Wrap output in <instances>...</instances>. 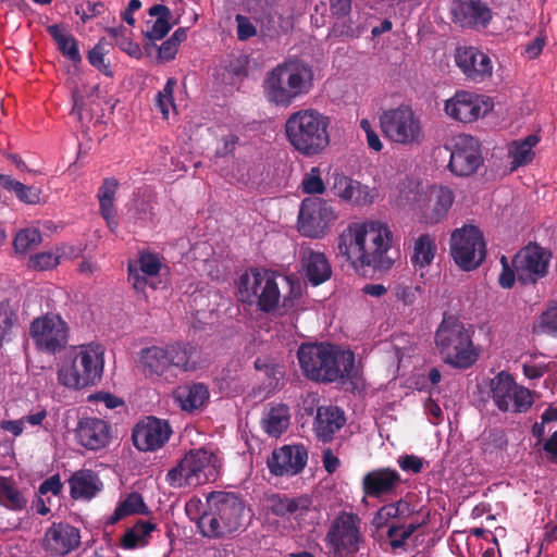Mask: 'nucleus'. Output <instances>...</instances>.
Listing matches in <instances>:
<instances>
[{
	"instance_id": "f257e3e1",
	"label": "nucleus",
	"mask_w": 557,
	"mask_h": 557,
	"mask_svg": "<svg viewBox=\"0 0 557 557\" xmlns=\"http://www.w3.org/2000/svg\"><path fill=\"white\" fill-rule=\"evenodd\" d=\"M392 242L393 234L384 223H352L341 234L338 251L355 268L369 267L382 272L389 270L394 263L387 255Z\"/></svg>"
},
{
	"instance_id": "f03ea898",
	"label": "nucleus",
	"mask_w": 557,
	"mask_h": 557,
	"mask_svg": "<svg viewBox=\"0 0 557 557\" xmlns=\"http://www.w3.org/2000/svg\"><path fill=\"white\" fill-rule=\"evenodd\" d=\"M297 359L305 377L317 383H346L355 376V354L338 345L302 343Z\"/></svg>"
},
{
	"instance_id": "7ed1b4c3",
	"label": "nucleus",
	"mask_w": 557,
	"mask_h": 557,
	"mask_svg": "<svg viewBox=\"0 0 557 557\" xmlns=\"http://www.w3.org/2000/svg\"><path fill=\"white\" fill-rule=\"evenodd\" d=\"M330 116L314 108H302L287 116L284 132L295 151L312 158L322 154L330 146Z\"/></svg>"
},
{
	"instance_id": "20e7f679",
	"label": "nucleus",
	"mask_w": 557,
	"mask_h": 557,
	"mask_svg": "<svg viewBox=\"0 0 557 557\" xmlns=\"http://www.w3.org/2000/svg\"><path fill=\"white\" fill-rule=\"evenodd\" d=\"M313 88L312 69L299 61H286L269 71L262 89L267 101L281 108H288L307 96Z\"/></svg>"
},
{
	"instance_id": "39448f33",
	"label": "nucleus",
	"mask_w": 557,
	"mask_h": 557,
	"mask_svg": "<svg viewBox=\"0 0 557 557\" xmlns=\"http://www.w3.org/2000/svg\"><path fill=\"white\" fill-rule=\"evenodd\" d=\"M246 506L233 492L215 491L207 496L206 509L197 519L200 534L210 539L224 537L245 525Z\"/></svg>"
},
{
	"instance_id": "423d86ee",
	"label": "nucleus",
	"mask_w": 557,
	"mask_h": 557,
	"mask_svg": "<svg viewBox=\"0 0 557 557\" xmlns=\"http://www.w3.org/2000/svg\"><path fill=\"white\" fill-rule=\"evenodd\" d=\"M103 368L104 348L96 343L81 345L63 358L58 370V381L72 389L94 386L100 382Z\"/></svg>"
},
{
	"instance_id": "0eeeda50",
	"label": "nucleus",
	"mask_w": 557,
	"mask_h": 557,
	"mask_svg": "<svg viewBox=\"0 0 557 557\" xmlns=\"http://www.w3.org/2000/svg\"><path fill=\"white\" fill-rule=\"evenodd\" d=\"M434 342L442 360L454 368L468 369L478 360L470 331L455 315L444 314Z\"/></svg>"
},
{
	"instance_id": "6e6552de",
	"label": "nucleus",
	"mask_w": 557,
	"mask_h": 557,
	"mask_svg": "<svg viewBox=\"0 0 557 557\" xmlns=\"http://www.w3.org/2000/svg\"><path fill=\"white\" fill-rule=\"evenodd\" d=\"M218 456L206 448L190 449L166 473L168 484L175 488L196 487L213 482L219 476Z\"/></svg>"
},
{
	"instance_id": "1a4fd4ad",
	"label": "nucleus",
	"mask_w": 557,
	"mask_h": 557,
	"mask_svg": "<svg viewBox=\"0 0 557 557\" xmlns=\"http://www.w3.org/2000/svg\"><path fill=\"white\" fill-rule=\"evenodd\" d=\"M194 354L193 345L181 342L146 347L139 352V368L146 377L162 376L172 369L181 372L194 371Z\"/></svg>"
},
{
	"instance_id": "9d476101",
	"label": "nucleus",
	"mask_w": 557,
	"mask_h": 557,
	"mask_svg": "<svg viewBox=\"0 0 557 557\" xmlns=\"http://www.w3.org/2000/svg\"><path fill=\"white\" fill-rule=\"evenodd\" d=\"M380 126L384 136L395 144L413 146L424 139L421 119L409 106L383 111Z\"/></svg>"
},
{
	"instance_id": "9b49d317",
	"label": "nucleus",
	"mask_w": 557,
	"mask_h": 557,
	"mask_svg": "<svg viewBox=\"0 0 557 557\" xmlns=\"http://www.w3.org/2000/svg\"><path fill=\"white\" fill-rule=\"evenodd\" d=\"M362 520L352 511L342 510L333 519L325 535V544L335 556L354 555L363 543Z\"/></svg>"
},
{
	"instance_id": "f8f14e48",
	"label": "nucleus",
	"mask_w": 557,
	"mask_h": 557,
	"mask_svg": "<svg viewBox=\"0 0 557 557\" xmlns=\"http://www.w3.org/2000/svg\"><path fill=\"white\" fill-rule=\"evenodd\" d=\"M238 292L245 302H251L256 297L258 307L263 312L273 311L281 298L276 275L269 270L252 269L250 274H243L239 277Z\"/></svg>"
},
{
	"instance_id": "ddd939ff",
	"label": "nucleus",
	"mask_w": 557,
	"mask_h": 557,
	"mask_svg": "<svg viewBox=\"0 0 557 557\" xmlns=\"http://www.w3.org/2000/svg\"><path fill=\"white\" fill-rule=\"evenodd\" d=\"M450 253L463 271L476 269L485 259L486 249L482 232L474 225H465L453 232Z\"/></svg>"
},
{
	"instance_id": "4468645a",
	"label": "nucleus",
	"mask_w": 557,
	"mask_h": 557,
	"mask_svg": "<svg viewBox=\"0 0 557 557\" xmlns=\"http://www.w3.org/2000/svg\"><path fill=\"white\" fill-rule=\"evenodd\" d=\"M494 405L503 412H527L533 405V396L527 387L518 385L511 374L502 371L490 383Z\"/></svg>"
},
{
	"instance_id": "2eb2a0df",
	"label": "nucleus",
	"mask_w": 557,
	"mask_h": 557,
	"mask_svg": "<svg viewBox=\"0 0 557 557\" xmlns=\"http://www.w3.org/2000/svg\"><path fill=\"white\" fill-rule=\"evenodd\" d=\"M552 253L536 243L521 248L512 258L517 278L523 285L535 284L548 274Z\"/></svg>"
},
{
	"instance_id": "dca6fc26",
	"label": "nucleus",
	"mask_w": 557,
	"mask_h": 557,
	"mask_svg": "<svg viewBox=\"0 0 557 557\" xmlns=\"http://www.w3.org/2000/svg\"><path fill=\"white\" fill-rule=\"evenodd\" d=\"M336 220L335 212L326 200L319 197L305 198L298 214V230L305 236H323L331 222Z\"/></svg>"
},
{
	"instance_id": "f3484780",
	"label": "nucleus",
	"mask_w": 557,
	"mask_h": 557,
	"mask_svg": "<svg viewBox=\"0 0 557 557\" xmlns=\"http://www.w3.org/2000/svg\"><path fill=\"white\" fill-rule=\"evenodd\" d=\"M269 512L284 520H294L300 529L313 523L317 509L308 495L289 497L285 494H272L267 497Z\"/></svg>"
},
{
	"instance_id": "a211bd4d",
	"label": "nucleus",
	"mask_w": 557,
	"mask_h": 557,
	"mask_svg": "<svg viewBox=\"0 0 557 557\" xmlns=\"http://www.w3.org/2000/svg\"><path fill=\"white\" fill-rule=\"evenodd\" d=\"M29 334L40 349L54 354L66 346L69 327L60 315L47 314L32 322Z\"/></svg>"
},
{
	"instance_id": "6ab92c4d",
	"label": "nucleus",
	"mask_w": 557,
	"mask_h": 557,
	"mask_svg": "<svg viewBox=\"0 0 557 557\" xmlns=\"http://www.w3.org/2000/svg\"><path fill=\"white\" fill-rule=\"evenodd\" d=\"M173 433L168 420L147 416L141 418L132 430V441L139 451H157L162 448Z\"/></svg>"
},
{
	"instance_id": "aec40b11",
	"label": "nucleus",
	"mask_w": 557,
	"mask_h": 557,
	"mask_svg": "<svg viewBox=\"0 0 557 557\" xmlns=\"http://www.w3.org/2000/svg\"><path fill=\"white\" fill-rule=\"evenodd\" d=\"M494 103L490 97L469 91H457L445 101L446 114L459 122L471 123L485 116L493 110Z\"/></svg>"
},
{
	"instance_id": "412c9836",
	"label": "nucleus",
	"mask_w": 557,
	"mask_h": 557,
	"mask_svg": "<svg viewBox=\"0 0 557 557\" xmlns=\"http://www.w3.org/2000/svg\"><path fill=\"white\" fill-rule=\"evenodd\" d=\"M483 164L479 141L471 135H459L455 138L448 163L449 171L460 177L474 174Z\"/></svg>"
},
{
	"instance_id": "4be33fe9",
	"label": "nucleus",
	"mask_w": 557,
	"mask_h": 557,
	"mask_svg": "<svg viewBox=\"0 0 557 557\" xmlns=\"http://www.w3.org/2000/svg\"><path fill=\"white\" fill-rule=\"evenodd\" d=\"M81 532L67 522H53L41 541L44 550L50 556L63 557L78 548Z\"/></svg>"
},
{
	"instance_id": "5701e85b",
	"label": "nucleus",
	"mask_w": 557,
	"mask_h": 557,
	"mask_svg": "<svg viewBox=\"0 0 557 557\" xmlns=\"http://www.w3.org/2000/svg\"><path fill=\"white\" fill-rule=\"evenodd\" d=\"M308 460V453L302 445H284L272 451L267 465L276 476H292L302 471Z\"/></svg>"
},
{
	"instance_id": "b1692460",
	"label": "nucleus",
	"mask_w": 557,
	"mask_h": 557,
	"mask_svg": "<svg viewBox=\"0 0 557 557\" xmlns=\"http://www.w3.org/2000/svg\"><path fill=\"white\" fill-rule=\"evenodd\" d=\"M77 444L88 450H99L109 445L112 430L109 422L96 417H84L74 430Z\"/></svg>"
},
{
	"instance_id": "393cba45",
	"label": "nucleus",
	"mask_w": 557,
	"mask_h": 557,
	"mask_svg": "<svg viewBox=\"0 0 557 557\" xmlns=\"http://www.w3.org/2000/svg\"><path fill=\"white\" fill-rule=\"evenodd\" d=\"M455 62L469 81L482 83L493 74L491 58L474 47H459Z\"/></svg>"
},
{
	"instance_id": "a878e982",
	"label": "nucleus",
	"mask_w": 557,
	"mask_h": 557,
	"mask_svg": "<svg viewBox=\"0 0 557 557\" xmlns=\"http://www.w3.org/2000/svg\"><path fill=\"white\" fill-rule=\"evenodd\" d=\"M404 483L399 472L389 467H382L367 472L362 478V492L370 498L394 496Z\"/></svg>"
},
{
	"instance_id": "bb28decb",
	"label": "nucleus",
	"mask_w": 557,
	"mask_h": 557,
	"mask_svg": "<svg viewBox=\"0 0 557 557\" xmlns=\"http://www.w3.org/2000/svg\"><path fill=\"white\" fill-rule=\"evenodd\" d=\"M453 21L461 27H486L492 20V11L482 0H454L450 7Z\"/></svg>"
},
{
	"instance_id": "cd10ccee",
	"label": "nucleus",
	"mask_w": 557,
	"mask_h": 557,
	"mask_svg": "<svg viewBox=\"0 0 557 557\" xmlns=\"http://www.w3.org/2000/svg\"><path fill=\"white\" fill-rule=\"evenodd\" d=\"M345 424L343 411L338 407L322 406L317 410L313 422V431L323 443L333 440L334 434Z\"/></svg>"
},
{
	"instance_id": "c85d7f7f",
	"label": "nucleus",
	"mask_w": 557,
	"mask_h": 557,
	"mask_svg": "<svg viewBox=\"0 0 557 557\" xmlns=\"http://www.w3.org/2000/svg\"><path fill=\"white\" fill-rule=\"evenodd\" d=\"M301 262L306 277L313 286L324 283L332 275L331 264L322 252L306 250L302 253Z\"/></svg>"
},
{
	"instance_id": "c756f323",
	"label": "nucleus",
	"mask_w": 557,
	"mask_h": 557,
	"mask_svg": "<svg viewBox=\"0 0 557 557\" xmlns=\"http://www.w3.org/2000/svg\"><path fill=\"white\" fill-rule=\"evenodd\" d=\"M119 182L114 177H107L99 187L97 197L99 200L100 214L106 220L108 227L114 232L119 223L114 208L115 194Z\"/></svg>"
},
{
	"instance_id": "7c9ffc66",
	"label": "nucleus",
	"mask_w": 557,
	"mask_h": 557,
	"mask_svg": "<svg viewBox=\"0 0 557 557\" xmlns=\"http://www.w3.org/2000/svg\"><path fill=\"white\" fill-rule=\"evenodd\" d=\"M173 398L184 411L191 412L206 403L209 391L202 383L181 385L174 389Z\"/></svg>"
},
{
	"instance_id": "2f4dec72",
	"label": "nucleus",
	"mask_w": 557,
	"mask_h": 557,
	"mask_svg": "<svg viewBox=\"0 0 557 557\" xmlns=\"http://www.w3.org/2000/svg\"><path fill=\"white\" fill-rule=\"evenodd\" d=\"M98 482V476L90 470H81L75 472L69 481L72 498H92L100 490Z\"/></svg>"
},
{
	"instance_id": "473e14b6",
	"label": "nucleus",
	"mask_w": 557,
	"mask_h": 557,
	"mask_svg": "<svg viewBox=\"0 0 557 557\" xmlns=\"http://www.w3.org/2000/svg\"><path fill=\"white\" fill-rule=\"evenodd\" d=\"M48 34L52 37L59 51L72 61L74 64L82 62V55L78 49V41L71 34L64 32V27L59 24L49 25Z\"/></svg>"
},
{
	"instance_id": "72a5a7b5",
	"label": "nucleus",
	"mask_w": 557,
	"mask_h": 557,
	"mask_svg": "<svg viewBox=\"0 0 557 557\" xmlns=\"http://www.w3.org/2000/svg\"><path fill=\"white\" fill-rule=\"evenodd\" d=\"M148 507L139 493H129L125 499L120 502L113 513L108 518V524H115L120 520L132 515H147Z\"/></svg>"
},
{
	"instance_id": "f704fd0d",
	"label": "nucleus",
	"mask_w": 557,
	"mask_h": 557,
	"mask_svg": "<svg viewBox=\"0 0 557 557\" xmlns=\"http://www.w3.org/2000/svg\"><path fill=\"white\" fill-rule=\"evenodd\" d=\"M540 141V137L535 134L527 136L522 140H516L511 144L509 153L512 158L511 171L517 170L520 166L531 163L534 159L535 153L533 147Z\"/></svg>"
},
{
	"instance_id": "c9c22d12",
	"label": "nucleus",
	"mask_w": 557,
	"mask_h": 557,
	"mask_svg": "<svg viewBox=\"0 0 557 557\" xmlns=\"http://www.w3.org/2000/svg\"><path fill=\"white\" fill-rule=\"evenodd\" d=\"M156 529V524L150 521L138 520L128 529L121 539V546L124 549H135L144 547L149 543L150 534Z\"/></svg>"
},
{
	"instance_id": "e433bc0d",
	"label": "nucleus",
	"mask_w": 557,
	"mask_h": 557,
	"mask_svg": "<svg viewBox=\"0 0 557 557\" xmlns=\"http://www.w3.org/2000/svg\"><path fill=\"white\" fill-rule=\"evenodd\" d=\"M263 430L271 436L278 437L289 425V408L280 404L272 407L262 420Z\"/></svg>"
},
{
	"instance_id": "4c0bfd02",
	"label": "nucleus",
	"mask_w": 557,
	"mask_h": 557,
	"mask_svg": "<svg viewBox=\"0 0 557 557\" xmlns=\"http://www.w3.org/2000/svg\"><path fill=\"white\" fill-rule=\"evenodd\" d=\"M361 184L342 173H333L331 190L346 201L358 203L361 195Z\"/></svg>"
},
{
	"instance_id": "58836bf2",
	"label": "nucleus",
	"mask_w": 557,
	"mask_h": 557,
	"mask_svg": "<svg viewBox=\"0 0 557 557\" xmlns=\"http://www.w3.org/2000/svg\"><path fill=\"white\" fill-rule=\"evenodd\" d=\"M0 185L8 190L14 191L17 199L27 205H37L41 200L40 188L26 186L13 180L10 175L0 174Z\"/></svg>"
},
{
	"instance_id": "ea45409f",
	"label": "nucleus",
	"mask_w": 557,
	"mask_h": 557,
	"mask_svg": "<svg viewBox=\"0 0 557 557\" xmlns=\"http://www.w3.org/2000/svg\"><path fill=\"white\" fill-rule=\"evenodd\" d=\"M435 253L436 245L434 239L429 234H422L414 242L411 262L416 269H422L432 263Z\"/></svg>"
},
{
	"instance_id": "a19ab883",
	"label": "nucleus",
	"mask_w": 557,
	"mask_h": 557,
	"mask_svg": "<svg viewBox=\"0 0 557 557\" xmlns=\"http://www.w3.org/2000/svg\"><path fill=\"white\" fill-rule=\"evenodd\" d=\"M0 505L10 510H22L26 506L25 498L10 478L0 476Z\"/></svg>"
},
{
	"instance_id": "79ce46f5",
	"label": "nucleus",
	"mask_w": 557,
	"mask_h": 557,
	"mask_svg": "<svg viewBox=\"0 0 557 557\" xmlns=\"http://www.w3.org/2000/svg\"><path fill=\"white\" fill-rule=\"evenodd\" d=\"M454 193L448 187H440L435 193V201L431 212L424 214L426 223H438L448 212L454 202Z\"/></svg>"
},
{
	"instance_id": "37998d69",
	"label": "nucleus",
	"mask_w": 557,
	"mask_h": 557,
	"mask_svg": "<svg viewBox=\"0 0 557 557\" xmlns=\"http://www.w3.org/2000/svg\"><path fill=\"white\" fill-rule=\"evenodd\" d=\"M41 243V234L37 228L20 230L14 239L13 247L16 253L25 255Z\"/></svg>"
},
{
	"instance_id": "c03bdc74",
	"label": "nucleus",
	"mask_w": 557,
	"mask_h": 557,
	"mask_svg": "<svg viewBox=\"0 0 557 557\" xmlns=\"http://www.w3.org/2000/svg\"><path fill=\"white\" fill-rule=\"evenodd\" d=\"M410 504L404 499L382 506L375 515V521L380 528L391 519L405 518L410 513Z\"/></svg>"
},
{
	"instance_id": "a18cd8bd",
	"label": "nucleus",
	"mask_w": 557,
	"mask_h": 557,
	"mask_svg": "<svg viewBox=\"0 0 557 557\" xmlns=\"http://www.w3.org/2000/svg\"><path fill=\"white\" fill-rule=\"evenodd\" d=\"M535 331L556 336L557 334V302L550 301L545 311L539 317Z\"/></svg>"
},
{
	"instance_id": "49530a36",
	"label": "nucleus",
	"mask_w": 557,
	"mask_h": 557,
	"mask_svg": "<svg viewBox=\"0 0 557 557\" xmlns=\"http://www.w3.org/2000/svg\"><path fill=\"white\" fill-rule=\"evenodd\" d=\"M108 34L115 40L116 46L133 58H140L141 49L138 44L133 42L126 36V29L123 26L110 27Z\"/></svg>"
},
{
	"instance_id": "de8ad7c7",
	"label": "nucleus",
	"mask_w": 557,
	"mask_h": 557,
	"mask_svg": "<svg viewBox=\"0 0 557 557\" xmlns=\"http://www.w3.org/2000/svg\"><path fill=\"white\" fill-rule=\"evenodd\" d=\"M104 39H100L98 44L95 45V47L88 51L87 59L88 62L103 75L112 77L113 72L110 67V64L104 60V55L108 53V51L104 48Z\"/></svg>"
},
{
	"instance_id": "09e8293b",
	"label": "nucleus",
	"mask_w": 557,
	"mask_h": 557,
	"mask_svg": "<svg viewBox=\"0 0 557 557\" xmlns=\"http://www.w3.org/2000/svg\"><path fill=\"white\" fill-rule=\"evenodd\" d=\"M508 440L506 433L502 429H490L482 435V446L485 453H494L503 450L507 447Z\"/></svg>"
},
{
	"instance_id": "8fccbe9b",
	"label": "nucleus",
	"mask_w": 557,
	"mask_h": 557,
	"mask_svg": "<svg viewBox=\"0 0 557 557\" xmlns=\"http://www.w3.org/2000/svg\"><path fill=\"white\" fill-rule=\"evenodd\" d=\"M301 190L304 194L308 195H321L325 191V185L318 166L311 168L310 171L305 174L301 181Z\"/></svg>"
},
{
	"instance_id": "3c124183",
	"label": "nucleus",
	"mask_w": 557,
	"mask_h": 557,
	"mask_svg": "<svg viewBox=\"0 0 557 557\" xmlns=\"http://www.w3.org/2000/svg\"><path fill=\"white\" fill-rule=\"evenodd\" d=\"M170 20L171 17H158L152 23L151 21H148V28L146 30H143V35L151 42L156 40H161L169 34V32L172 28Z\"/></svg>"
},
{
	"instance_id": "603ef678",
	"label": "nucleus",
	"mask_w": 557,
	"mask_h": 557,
	"mask_svg": "<svg viewBox=\"0 0 557 557\" xmlns=\"http://www.w3.org/2000/svg\"><path fill=\"white\" fill-rule=\"evenodd\" d=\"M15 321L16 314L9 302H0V347L5 339H9Z\"/></svg>"
},
{
	"instance_id": "864d4df0",
	"label": "nucleus",
	"mask_w": 557,
	"mask_h": 557,
	"mask_svg": "<svg viewBox=\"0 0 557 557\" xmlns=\"http://www.w3.org/2000/svg\"><path fill=\"white\" fill-rule=\"evenodd\" d=\"M138 269L147 276H157L161 270V262L157 255L147 252L140 255L138 259Z\"/></svg>"
},
{
	"instance_id": "5fc2aeb1",
	"label": "nucleus",
	"mask_w": 557,
	"mask_h": 557,
	"mask_svg": "<svg viewBox=\"0 0 557 557\" xmlns=\"http://www.w3.org/2000/svg\"><path fill=\"white\" fill-rule=\"evenodd\" d=\"M59 257L51 252H41L30 257L28 267L34 270L45 271L57 267Z\"/></svg>"
},
{
	"instance_id": "6e6d98bb",
	"label": "nucleus",
	"mask_w": 557,
	"mask_h": 557,
	"mask_svg": "<svg viewBox=\"0 0 557 557\" xmlns=\"http://www.w3.org/2000/svg\"><path fill=\"white\" fill-rule=\"evenodd\" d=\"M237 23V38L240 41L248 40L257 34V28L249 17L237 14L235 17Z\"/></svg>"
},
{
	"instance_id": "4d7b16f0",
	"label": "nucleus",
	"mask_w": 557,
	"mask_h": 557,
	"mask_svg": "<svg viewBox=\"0 0 557 557\" xmlns=\"http://www.w3.org/2000/svg\"><path fill=\"white\" fill-rule=\"evenodd\" d=\"M500 264L502 273L499 274L498 283L503 288H511L516 282V269L510 267L506 256H502Z\"/></svg>"
},
{
	"instance_id": "13d9d810",
	"label": "nucleus",
	"mask_w": 557,
	"mask_h": 557,
	"mask_svg": "<svg viewBox=\"0 0 557 557\" xmlns=\"http://www.w3.org/2000/svg\"><path fill=\"white\" fill-rule=\"evenodd\" d=\"M387 537L391 547L396 550L403 548L410 536L405 532L403 525L393 524L387 530Z\"/></svg>"
},
{
	"instance_id": "bf43d9fd",
	"label": "nucleus",
	"mask_w": 557,
	"mask_h": 557,
	"mask_svg": "<svg viewBox=\"0 0 557 557\" xmlns=\"http://www.w3.org/2000/svg\"><path fill=\"white\" fill-rule=\"evenodd\" d=\"M255 368L258 371H263L268 377L276 381L282 376L281 367L273 360L267 358H257L255 360Z\"/></svg>"
},
{
	"instance_id": "052dcab7",
	"label": "nucleus",
	"mask_w": 557,
	"mask_h": 557,
	"mask_svg": "<svg viewBox=\"0 0 557 557\" xmlns=\"http://www.w3.org/2000/svg\"><path fill=\"white\" fill-rule=\"evenodd\" d=\"M399 468L406 472L414 474L420 473L423 469V459L416 455L400 456L397 460Z\"/></svg>"
},
{
	"instance_id": "680f3d73",
	"label": "nucleus",
	"mask_w": 557,
	"mask_h": 557,
	"mask_svg": "<svg viewBox=\"0 0 557 557\" xmlns=\"http://www.w3.org/2000/svg\"><path fill=\"white\" fill-rule=\"evenodd\" d=\"M128 282L133 285L136 292H144L148 285L147 275L143 274L136 264L129 263L128 268Z\"/></svg>"
},
{
	"instance_id": "e2e57ef3",
	"label": "nucleus",
	"mask_w": 557,
	"mask_h": 557,
	"mask_svg": "<svg viewBox=\"0 0 557 557\" xmlns=\"http://www.w3.org/2000/svg\"><path fill=\"white\" fill-rule=\"evenodd\" d=\"M542 449L547 460L557 465V430L543 442Z\"/></svg>"
},
{
	"instance_id": "0e129e2a",
	"label": "nucleus",
	"mask_w": 557,
	"mask_h": 557,
	"mask_svg": "<svg viewBox=\"0 0 557 557\" xmlns=\"http://www.w3.org/2000/svg\"><path fill=\"white\" fill-rule=\"evenodd\" d=\"M420 290V286L411 287L405 285H398L396 287L395 295L398 300L403 301L405 305H412L416 300V293Z\"/></svg>"
},
{
	"instance_id": "69168bd1",
	"label": "nucleus",
	"mask_w": 557,
	"mask_h": 557,
	"mask_svg": "<svg viewBox=\"0 0 557 557\" xmlns=\"http://www.w3.org/2000/svg\"><path fill=\"white\" fill-rule=\"evenodd\" d=\"M62 490V482L60 476L53 475L45 480L39 486L40 494L52 493L53 495H58Z\"/></svg>"
},
{
	"instance_id": "338daca9",
	"label": "nucleus",
	"mask_w": 557,
	"mask_h": 557,
	"mask_svg": "<svg viewBox=\"0 0 557 557\" xmlns=\"http://www.w3.org/2000/svg\"><path fill=\"white\" fill-rule=\"evenodd\" d=\"M178 47L168 38L158 49V55L163 61H171L175 58Z\"/></svg>"
},
{
	"instance_id": "774afa93",
	"label": "nucleus",
	"mask_w": 557,
	"mask_h": 557,
	"mask_svg": "<svg viewBox=\"0 0 557 557\" xmlns=\"http://www.w3.org/2000/svg\"><path fill=\"white\" fill-rule=\"evenodd\" d=\"M330 9L333 15L337 17H344L351 11L350 0H330Z\"/></svg>"
}]
</instances>
